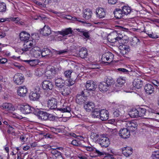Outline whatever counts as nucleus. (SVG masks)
Masks as SVG:
<instances>
[{
  "label": "nucleus",
  "mask_w": 159,
  "mask_h": 159,
  "mask_svg": "<svg viewBox=\"0 0 159 159\" xmlns=\"http://www.w3.org/2000/svg\"><path fill=\"white\" fill-rule=\"evenodd\" d=\"M121 149L122 154L126 157H129L132 153L133 149L129 147H123Z\"/></svg>",
  "instance_id": "412c9836"
},
{
  "label": "nucleus",
  "mask_w": 159,
  "mask_h": 159,
  "mask_svg": "<svg viewBox=\"0 0 159 159\" xmlns=\"http://www.w3.org/2000/svg\"><path fill=\"white\" fill-rule=\"evenodd\" d=\"M108 41L111 43H115L118 42L120 44L126 43L127 40H124L123 35L120 33L113 31L111 33L107 36Z\"/></svg>",
  "instance_id": "f257e3e1"
},
{
  "label": "nucleus",
  "mask_w": 159,
  "mask_h": 159,
  "mask_svg": "<svg viewBox=\"0 0 159 159\" xmlns=\"http://www.w3.org/2000/svg\"><path fill=\"white\" fill-rule=\"evenodd\" d=\"M139 113L138 110L134 109L129 112V115L132 118H137L139 116Z\"/></svg>",
  "instance_id": "e433bc0d"
},
{
  "label": "nucleus",
  "mask_w": 159,
  "mask_h": 159,
  "mask_svg": "<svg viewBox=\"0 0 159 159\" xmlns=\"http://www.w3.org/2000/svg\"><path fill=\"white\" fill-rule=\"evenodd\" d=\"M17 92L19 96L21 97H25L27 94L28 89L25 86H20L18 87Z\"/></svg>",
  "instance_id": "1a4fd4ad"
},
{
  "label": "nucleus",
  "mask_w": 159,
  "mask_h": 159,
  "mask_svg": "<svg viewBox=\"0 0 159 159\" xmlns=\"http://www.w3.org/2000/svg\"><path fill=\"white\" fill-rule=\"evenodd\" d=\"M72 31L70 28H68L65 30H62L61 31H58V33L59 34L63 36H65L72 34Z\"/></svg>",
  "instance_id": "7c9ffc66"
},
{
  "label": "nucleus",
  "mask_w": 159,
  "mask_h": 159,
  "mask_svg": "<svg viewBox=\"0 0 159 159\" xmlns=\"http://www.w3.org/2000/svg\"><path fill=\"white\" fill-rule=\"evenodd\" d=\"M35 49V50H34L33 52H34L33 55L35 57L38 58L40 57V54L41 55V52H40L38 50H36Z\"/></svg>",
  "instance_id": "864d4df0"
},
{
  "label": "nucleus",
  "mask_w": 159,
  "mask_h": 159,
  "mask_svg": "<svg viewBox=\"0 0 159 159\" xmlns=\"http://www.w3.org/2000/svg\"><path fill=\"white\" fill-rule=\"evenodd\" d=\"M24 78L23 75L20 73L16 74L13 77L14 82L17 84L20 85L23 82Z\"/></svg>",
  "instance_id": "0eeeda50"
},
{
  "label": "nucleus",
  "mask_w": 159,
  "mask_h": 159,
  "mask_svg": "<svg viewBox=\"0 0 159 159\" xmlns=\"http://www.w3.org/2000/svg\"><path fill=\"white\" fill-rule=\"evenodd\" d=\"M23 48L22 49L23 51L26 52L27 51L30 50L33 52L35 48H37V47H34V45L31 41L25 42L23 45Z\"/></svg>",
  "instance_id": "423d86ee"
},
{
  "label": "nucleus",
  "mask_w": 159,
  "mask_h": 159,
  "mask_svg": "<svg viewBox=\"0 0 159 159\" xmlns=\"http://www.w3.org/2000/svg\"><path fill=\"white\" fill-rule=\"evenodd\" d=\"M83 97L79 94H78L76 97V103L80 105H81L84 103L85 100Z\"/></svg>",
  "instance_id": "4c0bfd02"
},
{
  "label": "nucleus",
  "mask_w": 159,
  "mask_h": 159,
  "mask_svg": "<svg viewBox=\"0 0 159 159\" xmlns=\"http://www.w3.org/2000/svg\"><path fill=\"white\" fill-rule=\"evenodd\" d=\"M100 119L102 121L107 120L109 118V113L106 110H102L100 111Z\"/></svg>",
  "instance_id": "aec40b11"
},
{
  "label": "nucleus",
  "mask_w": 159,
  "mask_h": 159,
  "mask_svg": "<svg viewBox=\"0 0 159 159\" xmlns=\"http://www.w3.org/2000/svg\"><path fill=\"white\" fill-rule=\"evenodd\" d=\"M134 87L137 89H139L142 86V81L140 79H137L135 80L133 83Z\"/></svg>",
  "instance_id": "f704fd0d"
},
{
  "label": "nucleus",
  "mask_w": 159,
  "mask_h": 159,
  "mask_svg": "<svg viewBox=\"0 0 159 159\" xmlns=\"http://www.w3.org/2000/svg\"><path fill=\"white\" fill-rule=\"evenodd\" d=\"M54 81L56 86L59 88L63 87L65 85V81L61 78L56 79Z\"/></svg>",
  "instance_id": "a878e982"
},
{
  "label": "nucleus",
  "mask_w": 159,
  "mask_h": 159,
  "mask_svg": "<svg viewBox=\"0 0 159 159\" xmlns=\"http://www.w3.org/2000/svg\"><path fill=\"white\" fill-rule=\"evenodd\" d=\"M138 111L139 113V117H143L145 118H150V116L148 115L149 114V112L147 111L146 109L140 108L139 109Z\"/></svg>",
  "instance_id": "b1692460"
},
{
  "label": "nucleus",
  "mask_w": 159,
  "mask_h": 159,
  "mask_svg": "<svg viewBox=\"0 0 159 159\" xmlns=\"http://www.w3.org/2000/svg\"><path fill=\"white\" fill-rule=\"evenodd\" d=\"M148 36L149 37H150L152 39H156L158 37L157 35V34H154L153 33L148 34Z\"/></svg>",
  "instance_id": "e2e57ef3"
},
{
  "label": "nucleus",
  "mask_w": 159,
  "mask_h": 159,
  "mask_svg": "<svg viewBox=\"0 0 159 159\" xmlns=\"http://www.w3.org/2000/svg\"><path fill=\"white\" fill-rule=\"evenodd\" d=\"M25 156V155L23 153H21L19 152L17 155V159H24Z\"/></svg>",
  "instance_id": "052dcab7"
},
{
  "label": "nucleus",
  "mask_w": 159,
  "mask_h": 159,
  "mask_svg": "<svg viewBox=\"0 0 159 159\" xmlns=\"http://www.w3.org/2000/svg\"><path fill=\"white\" fill-rule=\"evenodd\" d=\"M121 10L124 15H128L130 13L131 11L130 7L128 6H122Z\"/></svg>",
  "instance_id": "58836bf2"
},
{
  "label": "nucleus",
  "mask_w": 159,
  "mask_h": 159,
  "mask_svg": "<svg viewBox=\"0 0 159 159\" xmlns=\"http://www.w3.org/2000/svg\"><path fill=\"white\" fill-rule=\"evenodd\" d=\"M50 71L51 72L52 75H56L57 73V71L54 68H51Z\"/></svg>",
  "instance_id": "774afa93"
},
{
  "label": "nucleus",
  "mask_w": 159,
  "mask_h": 159,
  "mask_svg": "<svg viewBox=\"0 0 159 159\" xmlns=\"http://www.w3.org/2000/svg\"><path fill=\"white\" fill-rule=\"evenodd\" d=\"M60 92L64 96L69 95L70 92V89L68 87H66L64 86L63 87L60 88Z\"/></svg>",
  "instance_id": "72a5a7b5"
},
{
  "label": "nucleus",
  "mask_w": 159,
  "mask_h": 159,
  "mask_svg": "<svg viewBox=\"0 0 159 159\" xmlns=\"http://www.w3.org/2000/svg\"><path fill=\"white\" fill-rule=\"evenodd\" d=\"M147 112H149V114H148V115H149L150 116V117L151 116V115L152 114V113H154L155 114H157V113H158L157 111H155V110H154L151 109L149 110Z\"/></svg>",
  "instance_id": "0e129e2a"
},
{
  "label": "nucleus",
  "mask_w": 159,
  "mask_h": 159,
  "mask_svg": "<svg viewBox=\"0 0 159 159\" xmlns=\"http://www.w3.org/2000/svg\"><path fill=\"white\" fill-rule=\"evenodd\" d=\"M117 70L119 71H121L123 73L125 74L128 73L129 71L128 70L124 68H119L117 69Z\"/></svg>",
  "instance_id": "13d9d810"
},
{
  "label": "nucleus",
  "mask_w": 159,
  "mask_h": 159,
  "mask_svg": "<svg viewBox=\"0 0 159 159\" xmlns=\"http://www.w3.org/2000/svg\"><path fill=\"white\" fill-rule=\"evenodd\" d=\"M113 57L114 55L112 53L108 52L102 55V60L104 62L107 61V63H110L113 61Z\"/></svg>",
  "instance_id": "6e6552de"
},
{
  "label": "nucleus",
  "mask_w": 159,
  "mask_h": 159,
  "mask_svg": "<svg viewBox=\"0 0 159 159\" xmlns=\"http://www.w3.org/2000/svg\"><path fill=\"white\" fill-rule=\"evenodd\" d=\"M71 144L75 146H82V144L80 143V141H77L76 140H73L71 142Z\"/></svg>",
  "instance_id": "5fc2aeb1"
},
{
  "label": "nucleus",
  "mask_w": 159,
  "mask_h": 159,
  "mask_svg": "<svg viewBox=\"0 0 159 159\" xmlns=\"http://www.w3.org/2000/svg\"><path fill=\"white\" fill-rule=\"evenodd\" d=\"M57 100L53 98H51L48 101V107L50 109H57L61 112H67L70 113L71 111V108L69 107L64 108H57Z\"/></svg>",
  "instance_id": "f03ea898"
},
{
  "label": "nucleus",
  "mask_w": 159,
  "mask_h": 159,
  "mask_svg": "<svg viewBox=\"0 0 159 159\" xmlns=\"http://www.w3.org/2000/svg\"><path fill=\"white\" fill-rule=\"evenodd\" d=\"M116 82L117 83V84H116V86L120 87H121L122 85L125 82V81L123 77H120L118 78Z\"/></svg>",
  "instance_id": "79ce46f5"
},
{
  "label": "nucleus",
  "mask_w": 159,
  "mask_h": 159,
  "mask_svg": "<svg viewBox=\"0 0 159 159\" xmlns=\"http://www.w3.org/2000/svg\"><path fill=\"white\" fill-rule=\"evenodd\" d=\"M19 37L20 40L25 43L29 41L30 35L26 31H23L19 34Z\"/></svg>",
  "instance_id": "ddd939ff"
},
{
  "label": "nucleus",
  "mask_w": 159,
  "mask_h": 159,
  "mask_svg": "<svg viewBox=\"0 0 159 159\" xmlns=\"http://www.w3.org/2000/svg\"><path fill=\"white\" fill-rule=\"evenodd\" d=\"M40 0H32L37 5L43 7H45V4L39 2V1Z\"/></svg>",
  "instance_id": "6e6d98bb"
},
{
  "label": "nucleus",
  "mask_w": 159,
  "mask_h": 159,
  "mask_svg": "<svg viewBox=\"0 0 159 159\" xmlns=\"http://www.w3.org/2000/svg\"><path fill=\"white\" fill-rule=\"evenodd\" d=\"M7 61V59L5 58H3L0 59V64H4Z\"/></svg>",
  "instance_id": "338daca9"
},
{
  "label": "nucleus",
  "mask_w": 159,
  "mask_h": 159,
  "mask_svg": "<svg viewBox=\"0 0 159 159\" xmlns=\"http://www.w3.org/2000/svg\"><path fill=\"white\" fill-rule=\"evenodd\" d=\"M44 73L43 69L41 68H37L35 70V74L36 75L40 76Z\"/></svg>",
  "instance_id": "37998d69"
},
{
  "label": "nucleus",
  "mask_w": 159,
  "mask_h": 159,
  "mask_svg": "<svg viewBox=\"0 0 159 159\" xmlns=\"http://www.w3.org/2000/svg\"><path fill=\"white\" fill-rule=\"evenodd\" d=\"M6 10V4L3 2H0V12H5Z\"/></svg>",
  "instance_id": "3c124183"
},
{
  "label": "nucleus",
  "mask_w": 159,
  "mask_h": 159,
  "mask_svg": "<svg viewBox=\"0 0 159 159\" xmlns=\"http://www.w3.org/2000/svg\"><path fill=\"white\" fill-rule=\"evenodd\" d=\"M85 86L87 90L90 91H94L97 88V85L95 82L91 80L87 82Z\"/></svg>",
  "instance_id": "dca6fc26"
},
{
  "label": "nucleus",
  "mask_w": 159,
  "mask_h": 159,
  "mask_svg": "<svg viewBox=\"0 0 159 159\" xmlns=\"http://www.w3.org/2000/svg\"><path fill=\"white\" fill-rule=\"evenodd\" d=\"M40 89L37 87L34 92H31L29 95V98L32 101H36L39 99L40 97Z\"/></svg>",
  "instance_id": "39448f33"
},
{
  "label": "nucleus",
  "mask_w": 159,
  "mask_h": 159,
  "mask_svg": "<svg viewBox=\"0 0 159 159\" xmlns=\"http://www.w3.org/2000/svg\"><path fill=\"white\" fill-rule=\"evenodd\" d=\"M151 157L152 159H159V151L153 152Z\"/></svg>",
  "instance_id": "603ef678"
},
{
  "label": "nucleus",
  "mask_w": 159,
  "mask_h": 159,
  "mask_svg": "<svg viewBox=\"0 0 159 159\" xmlns=\"http://www.w3.org/2000/svg\"><path fill=\"white\" fill-rule=\"evenodd\" d=\"M42 87L44 90H51L53 88V85L51 82L45 80L43 82Z\"/></svg>",
  "instance_id": "f3484780"
},
{
  "label": "nucleus",
  "mask_w": 159,
  "mask_h": 159,
  "mask_svg": "<svg viewBox=\"0 0 159 159\" xmlns=\"http://www.w3.org/2000/svg\"><path fill=\"white\" fill-rule=\"evenodd\" d=\"M24 61L28 63L31 66H34L37 64V61L36 60H26Z\"/></svg>",
  "instance_id": "8fccbe9b"
},
{
  "label": "nucleus",
  "mask_w": 159,
  "mask_h": 159,
  "mask_svg": "<svg viewBox=\"0 0 159 159\" xmlns=\"http://www.w3.org/2000/svg\"><path fill=\"white\" fill-rule=\"evenodd\" d=\"M139 43V40L137 38H134L131 42L130 44L132 46H136Z\"/></svg>",
  "instance_id": "a18cd8bd"
},
{
  "label": "nucleus",
  "mask_w": 159,
  "mask_h": 159,
  "mask_svg": "<svg viewBox=\"0 0 159 159\" xmlns=\"http://www.w3.org/2000/svg\"><path fill=\"white\" fill-rule=\"evenodd\" d=\"M52 52L49 49L47 48L41 52V56L42 57L50 55L52 54Z\"/></svg>",
  "instance_id": "c03bdc74"
},
{
  "label": "nucleus",
  "mask_w": 159,
  "mask_h": 159,
  "mask_svg": "<svg viewBox=\"0 0 159 159\" xmlns=\"http://www.w3.org/2000/svg\"><path fill=\"white\" fill-rule=\"evenodd\" d=\"M123 112V110L122 109H118L115 110L113 114L115 117H117L121 115Z\"/></svg>",
  "instance_id": "a19ab883"
},
{
  "label": "nucleus",
  "mask_w": 159,
  "mask_h": 159,
  "mask_svg": "<svg viewBox=\"0 0 159 159\" xmlns=\"http://www.w3.org/2000/svg\"><path fill=\"white\" fill-rule=\"evenodd\" d=\"M100 111H98L97 109H95L91 113L92 117L94 118H98L100 116Z\"/></svg>",
  "instance_id": "49530a36"
},
{
  "label": "nucleus",
  "mask_w": 159,
  "mask_h": 159,
  "mask_svg": "<svg viewBox=\"0 0 159 159\" xmlns=\"http://www.w3.org/2000/svg\"><path fill=\"white\" fill-rule=\"evenodd\" d=\"M73 72L72 70H68L65 71L64 72V75L65 77L67 79L71 78V74Z\"/></svg>",
  "instance_id": "de8ad7c7"
},
{
  "label": "nucleus",
  "mask_w": 159,
  "mask_h": 159,
  "mask_svg": "<svg viewBox=\"0 0 159 159\" xmlns=\"http://www.w3.org/2000/svg\"><path fill=\"white\" fill-rule=\"evenodd\" d=\"M0 107L6 111H9L13 110L14 108L11 104L5 103L0 105Z\"/></svg>",
  "instance_id": "393cba45"
},
{
  "label": "nucleus",
  "mask_w": 159,
  "mask_h": 159,
  "mask_svg": "<svg viewBox=\"0 0 159 159\" xmlns=\"http://www.w3.org/2000/svg\"><path fill=\"white\" fill-rule=\"evenodd\" d=\"M144 89L147 94L151 95L154 93L155 88L153 84H146L144 87Z\"/></svg>",
  "instance_id": "4468645a"
},
{
  "label": "nucleus",
  "mask_w": 159,
  "mask_h": 159,
  "mask_svg": "<svg viewBox=\"0 0 159 159\" xmlns=\"http://www.w3.org/2000/svg\"><path fill=\"white\" fill-rule=\"evenodd\" d=\"M82 33L83 35L85 37V38L87 39H89V38L90 35L88 32L82 31Z\"/></svg>",
  "instance_id": "680f3d73"
},
{
  "label": "nucleus",
  "mask_w": 159,
  "mask_h": 159,
  "mask_svg": "<svg viewBox=\"0 0 159 159\" xmlns=\"http://www.w3.org/2000/svg\"><path fill=\"white\" fill-rule=\"evenodd\" d=\"M9 21H15V23H18L20 21V19L19 17H11L10 18H9Z\"/></svg>",
  "instance_id": "4d7b16f0"
},
{
  "label": "nucleus",
  "mask_w": 159,
  "mask_h": 159,
  "mask_svg": "<svg viewBox=\"0 0 159 159\" xmlns=\"http://www.w3.org/2000/svg\"><path fill=\"white\" fill-rule=\"evenodd\" d=\"M51 129L52 132L54 133L55 134H57L58 133H60L61 132V129L59 128H52Z\"/></svg>",
  "instance_id": "bf43d9fd"
},
{
  "label": "nucleus",
  "mask_w": 159,
  "mask_h": 159,
  "mask_svg": "<svg viewBox=\"0 0 159 159\" xmlns=\"http://www.w3.org/2000/svg\"><path fill=\"white\" fill-rule=\"evenodd\" d=\"M94 107V103L92 102L89 101L86 102L84 105V108L87 111H90Z\"/></svg>",
  "instance_id": "bb28decb"
},
{
  "label": "nucleus",
  "mask_w": 159,
  "mask_h": 159,
  "mask_svg": "<svg viewBox=\"0 0 159 159\" xmlns=\"http://www.w3.org/2000/svg\"><path fill=\"white\" fill-rule=\"evenodd\" d=\"M113 13L115 17L117 19L121 18L124 16L122 10L119 8H116L114 11Z\"/></svg>",
  "instance_id": "473e14b6"
},
{
  "label": "nucleus",
  "mask_w": 159,
  "mask_h": 159,
  "mask_svg": "<svg viewBox=\"0 0 159 159\" xmlns=\"http://www.w3.org/2000/svg\"><path fill=\"white\" fill-rule=\"evenodd\" d=\"M37 116L39 119L43 120H51L54 119L53 116L46 112L39 111L37 114Z\"/></svg>",
  "instance_id": "7ed1b4c3"
},
{
  "label": "nucleus",
  "mask_w": 159,
  "mask_h": 159,
  "mask_svg": "<svg viewBox=\"0 0 159 159\" xmlns=\"http://www.w3.org/2000/svg\"><path fill=\"white\" fill-rule=\"evenodd\" d=\"M106 83L109 87L114 83V81L113 79L110 76H106L104 79V81Z\"/></svg>",
  "instance_id": "c9c22d12"
},
{
  "label": "nucleus",
  "mask_w": 159,
  "mask_h": 159,
  "mask_svg": "<svg viewBox=\"0 0 159 159\" xmlns=\"http://www.w3.org/2000/svg\"><path fill=\"white\" fill-rule=\"evenodd\" d=\"M53 52L55 53L56 55H64L68 51V50L67 49H65L64 50H56L55 49L53 50Z\"/></svg>",
  "instance_id": "ea45409f"
},
{
  "label": "nucleus",
  "mask_w": 159,
  "mask_h": 159,
  "mask_svg": "<svg viewBox=\"0 0 159 159\" xmlns=\"http://www.w3.org/2000/svg\"><path fill=\"white\" fill-rule=\"evenodd\" d=\"M72 77L69 78V79L68 80L67 83V85L69 86H71L74 84L77 78V74L73 73H72Z\"/></svg>",
  "instance_id": "c756f323"
},
{
  "label": "nucleus",
  "mask_w": 159,
  "mask_h": 159,
  "mask_svg": "<svg viewBox=\"0 0 159 159\" xmlns=\"http://www.w3.org/2000/svg\"><path fill=\"white\" fill-rule=\"evenodd\" d=\"M120 137L124 139L129 138L130 135V130L127 128H123L119 131Z\"/></svg>",
  "instance_id": "9b49d317"
},
{
  "label": "nucleus",
  "mask_w": 159,
  "mask_h": 159,
  "mask_svg": "<svg viewBox=\"0 0 159 159\" xmlns=\"http://www.w3.org/2000/svg\"><path fill=\"white\" fill-rule=\"evenodd\" d=\"M92 14V12L91 10L87 9L84 11L83 16L85 19L88 20L91 18Z\"/></svg>",
  "instance_id": "2f4dec72"
},
{
  "label": "nucleus",
  "mask_w": 159,
  "mask_h": 159,
  "mask_svg": "<svg viewBox=\"0 0 159 159\" xmlns=\"http://www.w3.org/2000/svg\"><path fill=\"white\" fill-rule=\"evenodd\" d=\"M20 109L23 114H28L31 112L33 108L30 105L26 104L21 106L20 107Z\"/></svg>",
  "instance_id": "9d476101"
},
{
  "label": "nucleus",
  "mask_w": 159,
  "mask_h": 159,
  "mask_svg": "<svg viewBox=\"0 0 159 159\" xmlns=\"http://www.w3.org/2000/svg\"><path fill=\"white\" fill-rule=\"evenodd\" d=\"M14 132V129L11 126H10L8 129L7 130L8 133L10 134Z\"/></svg>",
  "instance_id": "69168bd1"
},
{
  "label": "nucleus",
  "mask_w": 159,
  "mask_h": 159,
  "mask_svg": "<svg viewBox=\"0 0 159 159\" xmlns=\"http://www.w3.org/2000/svg\"><path fill=\"white\" fill-rule=\"evenodd\" d=\"M95 152L99 156L103 157V159H113V155L109 154L108 153L101 152L97 149H96Z\"/></svg>",
  "instance_id": "a211bd4d"
},
{
  "label": "nucleus",
  "mask_w": 159,
  "mask_h": 159,
  "mask_svg": "<svg viewBox=\"0 0 159 159\" xmlns=\"http://www.w3.org/2000/svg\"><path fill=\"white\" fill-rule=\"evenodd\" d=\"M109 87V86L103 81L100 82L98 85L99 89L102 92L107 91Z\"/></svg>",
  "instance_id": "cd10ccee"
},
{
  "label": "nucleus",
  "mask_w": 159,
  "mask_h": 159,
  "mask_svg": "<svg viewBox=\"0 0 159 159\" xmlns=\"http://www.w3.org/2000/svg\"><path fill=\"white\" fill-rule=\"evenodd\" d=\"M121 44L119 47L120 53L123 55L128 54L130 50L129 46L123 44Z\"/></svg>",
  "instance_id": "f8f14e48"
},
{
  "label": "nucleus",
  "mask_w": 159,
  "mask_h": 159,
  "mask_svg": "<svg viewBox=\"0 0 159 159\" xmlns=\"http://www.w3.org/2000/svg\"><path fill=\"white\" fill-rule=\"evenodd\" d=\"M90 137L94 141L98 140V139H99L100 138L99 134L93 132H92L91 133Z\"/></svg>",
  "instance_id": "09e8293b"
},
{
  "label": "nucleus",
  "mask_w": 159,
  "mask_h": 159,
  "mask_svg": "<svg viewBox=\"0 0 159 159\" xmlns=\"http://www.w3.org/2000/svg\"><path fill=\"white\" fill-rule=\"evenodd\" d=\"M88 51L87 49L85 48H81L77 55L82 58H86L88 55Z\"/></svg>",
  "instance_id": "c85d7f7f"
},
{
  "label": "nucleus",
  "mask_w": 159,
  "mask_h": 159,
  "mask_svg": "<svg viewBox=\"0 0 159 159\" xmlns=\"http://www.w3.org/2000/svg\"><path fill=\"white\" fill-rule=\"evenodd\" d=\"M60 148L62 149L61 148H59L55 149H52L51 150V153L52 155V157L53 158L56 159L62 157L61 153L58 150Z\"/></svg>",
  "instance_id": "4be33fe9"
},
{
  "label": "nucleus",
  "mask_w": 159,
  "mask_h": 159,
  "mask_svg": "<svg viewBox=\"0 0 159 159\" xmlns=\"http://www.w3.org/2000/svg\"><path fill=\"white\" fill-rule=\"evenodd\" d=\"M127 128L132 132L134 131L137 129V124L136 122L135 121H132L130 122H128L126 124Z\"/></svg>",
  "instance_id": "2eb2a0df"
},
{
  "label": "nucleus",
  "mask_w": 159,
  "mask_h": 159,
  "mask_svg": "<svg viewBox=\"0 0 159 159\" xmlns=\"http://www.w3.org/2000/svg\"><path fill=\"white\" fill-rule=\"evenodd\" d=\"M98 142L99 144L102 147L107 148L110 144V141L109 139L103 134L100 135Z\"/></svg>",
  "instance_id": "20e7f679"
},
{
  "label": "nucleus",
  "mask_w": 159,
  "mask_h": 159,
  "mask_svg": "<svg viewBox=\"0 0 159 159\" xmlns=\"http://www.w3.org/2000/svg\"><path fill=\"white\" fill-rule=\"evenodd\" d=\"M40 34L44 36H48L51 33L50 28L48 25H45L40 31Z\"/></svg>",
  "instance_id": "6ab92c4d"
},
{
  "label": "nucleus",
  "mask_w": 159,
  "mask_h": 159,
  "mask_svg": "<svg viewBox=\"0 0 159 159\" xmlns=\"http://www.w3.org/2000/svg\"><path fill=\"white\" fill-rule=\"evenodd\" d=\"M96 14L97 16L99 18H103L105 17L106 15V11L102 8H99L97 9Z\"/></svg>",
  "instance_id": "5701e85b"
}]
</instances>
